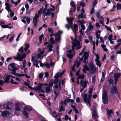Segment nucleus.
Wrapping results in <instances>:
<instances>
[{
	"label": "nucleus",
	"mask_w": 121,
	"mask_h": 121,
	"mask_svg": "<svg viewBox=\"0 0 121 121\" xmlns=\"http://www.w3.org/2000/svg\"><path fill=\"white\" fill-rule=\"evenodd\" d=\"M87 81L85 80L83 83V82L82 80H81L80 81V83L82 84V86L83 87V88H85L87 86Z\"/></svg>",
	"instance_id": "a878e982"
},
{
	"label": "nucleus",
	"mask_w": 121,
	"mask_h": 121,
	"mask_svg": "<svg viewBox=\"0 0 121 121\" xmlns=\"http://www.w3.org/2000/svg\"><path fill=\"white\" fill-rule=\"evenodd\" d=\"M26 47L24 48V50L25 52H26L28 50V48L30 47V45L29 44L27 43L25 44Z\"/></svg>",
	"instance_id": "72a5a7b5"
},
{
	"label": "nucleus",
	"mask_w": 121,
	"mask_h": 121,
	"mask_svg": "<svg viewBox=\"0 0 121 121\" xmlns=\"http://www.w3.org/2000/svg\"><path fill=\"white\" fill-rule=\"evenodd\" d=\"M79 44V42L76 40V39L75 38L74 39V41L73 42H72V44L73 45V46L72 47V49L74 50L75 47L76 46L78 45Z\"/></svg>",
	"instance_id": "f3484780"
},
{
	"label": "nucleus",
	"mask_w": 121,
	"mask_h": 121,
	"mask_svg": "<svg viewBox=\"0 0 121 121\" xmlns=\"http://www.w3.org/2000/svg\"><path fill=\"white\" fill-rule=\"evenodd\" d=\"M63 105H65V106H66V105L67 103L68 102L67 101V99L66 100H64V101L63 102Z\"/></svg>",
	"instance_id": "680f3d73"
},
{
	"label": "nucleus",
	"mask_w": 121,
	"mask_h": 121,
	"mask_svg": "<svg viewBox=\"0 0 121 121\" xmlns=\"http://www.w3.org/2000/svg\"><path fill=\"white\" fill-rule=\"evenodd\" d=\"M121 75V73H116L114 74V78L115 84L116 85L117 83V81L118 78Z\"/></svg>",
	"instance_id": "ddd939ff"
},
{
	"label": "nucleus",
	"mask_w": 121,
	"mask_h": 121,
	"mask_svg": "<svg viewBox=\"0 0 121 121\" xmlns=\"http://www.w3.org/2000/svg\"><path fill=\"white\" fill-rule=\"evenodd\" d=\"M105 74H104V72L102 73V76L101 78L100 81V83H102L103 82L104 80L105 79Z\"/></svg>",
	"instance_id": "c85d7f7f"
},
{
	"label": "nucleus",
	"mask_w": 121,
	"mask_h": 121,
	"mask_svg": "<svg viewBox=\"0 0 121 121\" xmlns=\"http://www.w3.org/2000/svg\"><path fill=\"white\" fill-rule=\"evenodd\" d=\"M101 47L103 49V50L105 51H107L108 50L106 48V46L104 44H102L101 45Z\"/></svg>",
	"instance_id": "c9c22d12"
},
{
	"label": "nucleus",
	"mask_w": 121,
	"mask_h": 121,
	"mask_svg": "<svg viewBox=\"0 0 121 121\" xmlns=\"http://www.w3.org/2000/svg\"><path fill=\"white\" fill-rule=\"evenodd\" d=\"M39 62L37 60H36L34 62L33 65L35 66L36 67L39 68V66L38 65Z\"/></svg>",
	"instance_id": "473e14b6"
},
{
	"label": "nucleus",
	"mask_w": 121,
	"mask_h": 121,
	"mask_svg": "<svg viewBox=\"0 0 121 121\" xmlns=\"http://www.w3.org/2000/svg\"><path fill=\"white\" fill-rule=\"evenodd\" d=\"M10 82L11 83L13 84H15L17 85L18 84V83L15 81L13 79H11Z\"/></svg>",
	"instance_id": "ea45409f"
},
{
	"label": "nucleus",
	"mask_w": 121,
	"mask_h": 121,
	"mask_svg": "<svg viewBox=\"0 0 121 121\" xmlns=\"http://www.w3.org/2000/svg\"><path fill=\"white\" fill-rule=\"evenodd\" d=\"M95 56H96V58L95 59V61L96 62V64L97 66H98L100 67L101 66V63L99 60V57L98 54H95Z\"/></svg>",
	"instance_id": "6e6552de"
},
{
	"label": "nucleus",
	"mask_w": 121,
	"mask_h": 121,
	"mask_svg": "<svg viewBox=\"0 0 121 121\" xmlns=\"http://www.w3.org/2000/svg\"><path fill=\"white\" fill-rule=\"evenodd\" d=\"M50 41L51 43V44H53L55 43V41L54 40V38L53 37H52L50 39Z\"/></svg>",
	"instance_id": "4c0bfd02"
},
{
	"label": "nucleus",
	"mask_w": 121,
	"mask_h": 121,
	"mask_svg": "<svg viewBox=\"0 0 121 121\" xmlns=\"http://www.w3.org/2000/svg\"><path fill=\"white\" fill-rule=\"evenodd\" d=\"M48 52H50L52 51V48L53 47V46L52 44H48Z\"/></svg>",
	"instance_id": "7c9ffc66"
},
{
	"label": "nucleus",
	"mask_w": 121,
	"mask_h": 121,
	"mask_svg": "<svg viewBox=\"0 0 121 121\" xmlns=\"http://www.w3.org/2000/svg\"><path fill=\"white\" fill-rule=\"evenodd\" d=\"M32 109L29 106L25 107L24 108V110L22 112L25 116L27 118L28 117V114L27 112L26 111H30L32 110Z\"/></svg>",
	"instance_id": "423d86ee"
},
{
	"label": "nucleus",
	"mask_w": 121,
	"mask_h": 121,
	"mask_svg": "<svg viewBox=\"0 0 121 121\" xmlns=\"http://www.w3.org/2000/svg\"><path fill=\"white\" fill-rule=\"evenodd\" d=\"M66 56L69 58L71 59L73 56V55L72 54H67Z\"/></svg>",
	"instance_id": "49530a36"
},
{
	"label": "nucleus",
	"mask_w": 121,
	"mask_h": 121,
	"mask_svg": "<svg viewBox=\"0 0 121 121\" xmlns=\"http://www.w3.org/2000/svg\"><path fill=\"white\" fill-rule=\"evenodd\" d=\"M96 76L95 75H94L92 78V81L93 83L95 84V79Z\"/></svg>",
	"instance_id": "8fccbe9b"
},
{
	"label": "nucleus",
	"mask_w": 121,
	"mask_h": 121,
	"mask_svg": "<svg viewBox=\"0 0 121 121\" xmlns=\"http://www.w3.org/2000/svg\"><path fill=\"white\" fill-rule=\"evenodd\" d=\"M9 12H10V17H12L14 15V12L13 11H12V10H11V11L10 10L9 11Z\"/></svg>",
	"instance_id": "09e8293b"
},
{
	"label": "nucleus",
	"mask_w": 121,
	"mask_h": 121,
	"mask_svg": "<svg viewBox=\"0 0 121 121\" xmlns=\"http://www.w3.org/2000/svg\"><path fill=\"white\" fill-rule=\"evenodd\" d=\"M67 101L68 102H70L72 103H73L74 102L73 100L72 99H70L69 98L67 99Z\"/></svg>",
	"instance_id": "6e6d98bb"
},
{
	"label": "nucleus",
	"mask_w": 121,
	"mask_h": 121,
	"mask_svg": "<svg viewBox=\"0 0 121 121\" xmlns=\"http://www.w3.org/2000/svg\"><path fill=\"white\" fill-rule=\"evenodd\" d=\"M44 35L43 34H42L39 37V42L41 43L42 40V39Z\"/></svg>",
	"instance_id": "37998d69"
},
{
	"label": "nucleus",
	"mask_w": 121,
	"mask_h": 121,
	"mask_svg": "<svg viewBox=\"0 0 121 121\" xmlns=\"http://www.w3.org/2000/svg\"><path fill=\"white\" fill-rule=\"evenodd\" d=\"M1 115L3 117H5L9 116V113L7 111H3L2 112Z\"/></svg>",
	"instance_id": "4be33fe9"
},
{
	"label": "nucleus",
	"mask_w": 121,
	"mask_h": 121,
	"mask_svg": "<svg viewBox=\"0 0 121 121\" xmlns=\"http://www.w3.org/2000/svg\"><path fill=\"white\" fill-rule=\"evenodd\" d=\"M88 52H85L83 54L84 60L83 62L85 63H86V60L88 58L89 56Z\"/></svg>",
	"instance_id": "dca6fc26"
},
{
	"label": "nucleus",
	"mask_w": 121,
	"mask_h": 121,
	"mask_svg": "<svg viewBox=\"0 0 121 121\" xmlns=\"http://www.w3.org/2000/svg\"><path fill=\"white\" fill-rule=\"evenodd\" d=\"M62 31H59L57 33L54 35L53 32L52 31L51 34L50 35V36L52 37L54 35L55 41H58L59 43H60V41L61 40V34L62 33Z\"/></svg>",
	"instance_id": "f03ea898"
},
{
	"label": "nucleus",
	"mask_w": 121,
	"mask_h": 121,
	"mask_svg": "<svg viewBox=\"0 0 121 121\" xmlns=\"http://www.w3.org/2000/svg\"><path fill=\"white\" fill-rule=\"evenodd\" d=\"M5 5L6 6L5 9L8 12H9L10 10L11 11L10 7L12 6V5H10L9 3L7 2L5 3Z\"/></svg>",
	"instance_id": "a211bd4d"
},
{
	"label": "nucleus",
	"mask_w": 121,
	"mask_h": 121,
	"mask_svg": "<svg viewBox=\"0 0 121 121\" xmlns=\"http://www.w3.org/2000/svg\"><path fill=\"white\" fill-rule=\"evenodd\" d=\"M84 75L83 74H82L81 75H79L78 78L79 79H83L84 78Z\"/></svg>",
	"instance_id": "5fc2aeb1"
},
{
	"label": "nucleus",
	"mask_w": 121,
	"mask_h": 121,
	"mask_svg": "<svg viewBox=\"0 0 121 121\" xmlns=\"http://www.w3.org/2000/svg\"><path fill=\"white\" fill-rule=\"evenodd\" d=\"M22 33V32L20 33H19V34L18 35V36L16 39V41H18L19 39V38L20 37V35Z\"/></svg>",
	"instance_id": "69168bd1"
},
{
	"label": "nucleus",
	"mask_w": 121,
	"mask_h": 121,
	"mask_svg": "<svg viewBox=\"0 0 121 121\" xmlns=\"http://www.w3.org/2000/svg\"><path fill=\"white\" fill-rule=\"evenodd\" d=\"M25 75L23 74H18L17 73L16 76H17L18 77H21L22 76H24Z\"/></svg>",
	"instance_id": "e2e57ef3"
},
{
	"label": "nucleus",
	"mask_w": 121,
	"mask_h": 121,
	"mask_svg": "<svg viewBox=\"0 0 121 121\" xmlns=\"http://www.w3.org/2000/svg\"><path fill=\"white\" fill-rule=\"evenodd\" d=\"M9 66L13 68V69L14 68L15 66V64L14 63H11L9 64Z\"/></svg>",
	"instance_id": "3c124183"
},
{
	"label": "nucleus",
	"mask_w": 121,
	"mask_h": 121,
	"mask_svg": "<svg viewBox=\"0 0 121 121\" xmlns=\"http://www.w3.org/2000/svg\"><path fill=\"white\" fill-rule=\"evenodd\" d=\"M90 67L91 69L90 72L92 73H95L96 70V69L94 64L93 63L91 64Z\"/></svg>",
	"instance_id": "4468645a"
},
{
	"label": "nucleus",
	"mask_w": 121,
	"mask_h": 121,
	"mask_svg": "<svg viewBox=\"0 0 121 121\" xmlns=\"http://www.w3.org/2000/svg\"><path fill=\"white\" fill-rule=\"evenodd\" d=\"M43 75L41 73H40L39 74V79H42L43 77Z\"/></svg>",
	"instance_id": "4d7b16f0"
},
{
	"label": "nucleus",
	"mask_w": 121,
	"mask_h": 121,
	"mask_svg": "<svg viewBox=\"0 0 121 121\" xmlns=\"http://www.w3.org/2000/svg\"><path fill=\"white\" fill-rule=\"evenodd\" d=\"M92 116L95 119H96L98 117L96 112V110L95 109L93 111V113L92 114Z\"/></svg>",
	"instance_id": "b1692460"
},
{
	"label": "nucleus",
	"mask_w": 121,
	"mask_h": 121,
	"mask_svg": "<svg viewBox=\"0 0 121 121\" xmlns=\"http://www.w3.org/2000/svg\"><path fill=\"white\" fill-rule=\"evenodd\" d=\"M43 8V7H42V8H40V10H39L38 12V14L36 13L35 16L33 20V22L35 26H36V24L37 22V20L39 17L40 16L41 14V12H43V10L42 9Z\"/></svg>",
	"instance_id": "7ed1b4c3"
},
{
	"label": "nucleus",
	"mask_w": 121,
	"mask_h": 121,
	"mask_svg": "<svg viewBox=\"0 0 121 121\" xmlns=\"http://www.w3.org/2000/svg\"><path fill=\"white\" fill-rule=\"evenodd\" d=\"M51 7L53 8V9L50 8V9L51 10H52V11L55 10V6L54 5H52V4H51Z\"/></svg>",
	"instance_id": "0e129e2a"
},
{
	"label": "nucleus",
	"mask_w": 121,
	"mask_h": 121,
	"mask_svg": "<svg viewBox=\"0 0 121 121\" xmlns=\"http://www.w3.org/2000/svg\"><path fill=\"white\" fill-rule=\"evenodd\" d=\"M5 22H4L0 21V25L1 27L3 28H8L11 29L13 28V27L9 26L8 25H5Z\"/></svg>",
	"instance_id": "9b49d317"
},
{
	"label": "nucleus",
	"mask_w": 121,
	"mask_h": 121,
	"mask_svg": "<svg viewBox=\"0 0 121 121\" xmlns=\"http://www.w3.org/2000/svg\"><path fill=\"white\" fill-rule=\"evenodd\" d=\"M73 29L71 27L72 30L73 31V32L75 35V37H76V33L78 30V25L76 24H74L73 25Z\"/></svg>",
	"instance_id": "f8f14e48"
},
{
	"label": "nucleus",
	"mask_w": 121,
	"mask_h": 121,
	"mask_svg": "<svg viewBox=\"0 0 121 121\" xmlns=\"http://www.w3.org/2000/svg\"><path fill=\"white\" fill-rule=\"evenodd\" d=\"M26 56V54H24L22 55H21L18 53L17 55V57H14V58L16 60L18 59V60L20 61H22Z\"/></svg>",
	"instance_id": "39448f33"
},
{
	"label": "nucleus",
	"mask_w": 121,
	"mask_h": 121,
	"mask_svg": "<svg viewBox=\"0 0 121 121\" xmlns=\"http://www.w3.org/2000/svg\"><path fill=\"white\" fill-rule=\"evenodd\" d=\"M110 92L111 93L113 94H116L118 95L119 94L117 89L116 87L115 86H112L111 87V89Z\"/></svg>",
	"instance_id": "9d476101"
},
{
	"label": "nucleus",
	"mask_w": 121,
	"mask_h": 121,
	"mask_svg": "<svg viewBox=\"0 0 121 121\" xmlns=\"http://www.w3.org/2000/svg\"><path fill=\"white\" fill-rule=\"evenodd\" d=\"M61 107L60 108L59 112L62 111H65V109L64 108L63 105V102L62 101H61L60 102Z\"/></svg>",
	"instance_id": "393cba45"
},
{
	"label": "nucleus",
	"mask_w": 121,
	"mask_h": 121,
	"mask_svg": "<svg viewBox=\"0 0 121 121\" xmlns=\"http://www.w3.org/2000/svg\"><path fill=\"white\" fill-rule=\"evenodd\" d=\"M85 3L84 1V0H82L81 1V3H80V5L81 6H82V7H83L85 6Z\"/></svg>",
	"instance_id": "a18cd8bd"
},
{
	"label": "nucleus",
	"mask_w": 121,
	"mask_h": 121,
	"mask_svg": "<svg viewBox=\"0 0 121 121\" xmlns=\"http://www.w3.org/2000/svg\"><path fill=\"white\" fill-rule=\"evenodd\" d=\"M121 44V43H118L117 45H116L113 48L115 49H117L120 45Z\"/></svg>",
	"instance_id": "864d4df0"
},
{
	"label": "nucleus",
	"mask_w": 121,
	"mask_h": 121,
	"mask_svg": "<svg viewBox=\"0 0 121 121\" xmlns=\"http://www.w3.org/2000/svg\"><path fill=\"white\" fill-rule=\"evenodd\" d=\"M99 19H100L99 20V23L100 24H102L103 26H104V18L103 17H101V18H99Z\"/></svg>",
	"instance_id": "f704fd0d"
},
{
	"label": "nucleus",
	"mask_w": 121,
	"mask_h": 121,
	"mask_svg": "<svg viewBox=\"0 0 121 121\" xmlns=\"http://www.w3.org/2000/svg\"><path fill=\"white\" fill-rule=\"evenodd\" d=\"M52 11V10H51L50 9H48L47 10V12L45 10H43V13L44 16V17H45V15H49L51 14L52 13L51 11Z\"/></svg>",
	"instance_id": "2eb2a0df"
},
{
	"label": "nucleus",
	"mask_w": 121,
	"mask_h": 121,
	"mask_svg": "<svg viewBox=\"0 0 121 121\" xmlns=\"http://www.w3.org/2000/svg\"><path fill=\"white\" fill-rule=\"evenodd\" d=\"M54 77H56V78L55 80L54 83L55 84H56L58 83L59 81L58 79V78L59 77L58 74H56L55 76Z\"/></svg>",
	"instance_id": "2f4dec72"
},
{
	"label": "nucleus",
	"mask_w": 121,
	"mask_h": 121,
	"mask_svg": "<svg viewBox=\"0 0 121 121\" xmlns=\"http://www.w3.org/2000/svg\"><path fill=\"white\" fill-rule=\"evenodd\" d=\"M10 79L9 76V75L7 76L5 80V82L6 83H7L9 82V81Z\"/></svg>",
	"instance_id": "58836bf2"
},
{
	"label": "nucleus",
	"mask_w": 121,
	"mask_h": 121,
	"mask_svg": "<svg viewBox=\"0 0 121 121\" xmlns=\"http://www.w3.org/2000/svg\"><path fill=\"white\" fill-rule=\"evenodd\" d=\"M108 95L107 92L105 90H103L102 94V102L104 104H106L108 103Z\"/></svg>",
	"instance_id": "20e7f679"
},
{
	"label": "nucleus",
	"mask_w": 121,
	"mask_h": 121,
	"mask_svg": "<svg viewBox=\"0 0 121 121\" xmlns=\"http://www.w3.org/2000/svg\"><path fill=\"white\" fill-rule=\"evenodd\" d=\"M100 33L101 31L100 30L97 31L96 32V37L98 39H99V38Z\"/></svg>",
	"instance_id": "c756f323"
},
{
	"label": "nucleus",
	"mask_w": 121,
	"mask_h": 121,
	"mask_svg": "<svg viewBox=\"0 0 121 121\" xmlns=\"http://www.w3.org/2000/svg\"><path fill=\"white\" fill-rule=\"evenodd\" d=\"M15 109L17 111H21V104L19 103H17L15 104Z\"/></svg>",
	"instance_id": "aec40b11"
},
{
	"label": "nucleus",
	"mask_w": 121,
	"mask_h": 121,
	"mask_svg": "<svg viewBox=\"0 0 121 121\" xmlns=\"http://www.w3.org/2000/svg\"><path fill=\"white\" fill-rule=\"evenodd\" d=\"M14 35H13L10 38L9 40L10 42H11L13 40V39L14 37Z\"/></svg>",
	"instance_id": "a19ab883"
},
{
	"label": "nucleus",
	"mask_w": 121,
	"mask_h": 121,
	"mask_svg": "<svg viewBox=\"0 0 121 121\" xmlns=\"http://www.w3.org/2000/svg\"><path fill=\"white\" fill-rule=\"evenodd\" d=\"M86 70L90 71V70L89 67L86 65H83V68L82 69L83 72L84 73H86Z\"/></svg>",
	"instance_id": "6ab92c4d"
},
{
	"label": "nucleus",
	"mask_w": 121,
	"mask_h": 121,
	"mask_svg": "<svg viewBox=\"0 0 121 121\" xmlns=\"http://www.w3.org/2000/svg\"><path fill=\"white\" fill-rule=\"evenodd\" d=\"M114 113L112 112V110L107 111V114L109 117H111L114 114Z\"/></svg>",
	"instance_id": "bb28decb"
},
{
	"label": "nucleus",
	"mask_w": 121,
	"mask_h": 121,
	"mask_svg": "<svg viewBox=\"0 0 121 121\" xmlns=\"http://www.w3.org/2000/svg\"><path fill=\"white\" fill-rule=\"evenodd\" d=\"M70 5L72 7H74V10H75L76 9V7L75 6L74 3L73 1H72L70 3Z\"/></svg>",
	"instance_id": "c03bdc74"
},
{
	"label": "nucleus",
	"mask_w": 121,
	"mask_h": 121,
	"mask_svg": "<svg viewBox=\"0 0 121 121\" xmlns=\"http://www.w3.org/2000/svg\"><path fill=\"white\" fill-rule=\"evenodd\" d=\"M117 10L121 9V4L119 3H117Z\"/></svg>",
	"instance_id": "79ce46f5"
},
{
	"label": "nucleus",
	"mask_w": 121,
	"mask_h": 121,
	"mask_svg": "<svg viewBox=\"0 0 121 121\" xmlns=\"http://www.w3.org/2000/svg\"><path fill=\"white\" fill-rule=\"evenodd\" d=\"M88 27L92 30L94 28V26H93L92 25L91 23H90L89 25V26Z\"/></svg>",
	"instance_id": "338daca9"
},
{
	"label": "nucleus",
	"mask_w": 121,
	"mask_h": 121,
	"mask_svg": "<svg viewBox=\"0 0 121 121\" xmlns=\"http://www.w3.org/2000/svg\"><path fill=\"white\" fill-rule=\"evenodd\" d=\"M74 19V18L73 17L72 18L67 17L66 20L70 26H71L73 24V20Z\"/></svg>",
	"instance_id": "412c9836"
},
{
	"label": "nucleus",
	"mask_w": 121,
	"mask_h": 121,
	"mask_svg": "<svg viewBox=\"0 0 121 121\" xmlns=\"http://www.w3.org/2000/svg\"><path fill=\"white\" fill-rule=\"evenodd\" d=\"M97 3V1L96 0H95L93 4V7H94L95 6L96 4Z\"/></svg>",
	"instance_id": "13d9d810"
},
{
	"label": "nucleus",
	"mask_w": 121,
	"mask_h": 121,
	"mask_svg": "<svg viewBox=\"0 0 121 121\" xmlns=\"http://www.w3.org/2000/svg\"><path fill=\"white\" fill-rule=\"evenodd\" d=\"M112 35H109V37H108V39L109 40H111L113 39H112Z\"/></svg>",
	"instance_id": "bf43d9fd"
},
{
	"label": "nucleus",
	"mask_w": 121,
	"mask_h": 121,
	"mask_svg": "<svg viewBox=\"0 0 121 121\" xmlns=\"http://www.w3.org/2000/svg\"><path fill=\"white\" fill-rule=\"evenodd\" d=\"M96 15L97 17L99 19L101 18V17H102L100 16V11L97 12L96 13Z\"/></svg>",
	"instance_id": "e433bc0d"
},
{
	"label": "nucleus",
	"mask_w": 121,
	"mask_h": 121,
	"mask_svg": "<svg viewBox=\"0 0 121 121\" xmlns=\"http://www.w3.org/2000/svg\"><path fill=\"white\" fill-rule=\"evenodd\" d=\"M89 40L90 42L92 43V37L91 36H89L88 37Z\"/></svg>",
	"instance_id": "052dcab7"
},
{
	"label": "nucleus",
	"mask_w": 121,
	"mask_h": 121,
	"mask_svg": "<svg viewBox=\"0 0 121 121\" xmlns=\"http://www.w3.org/2000/svg\"><path fill=\"white\" fill-rule=\"evenodd\" d=\"M106 29L108 30L110 32H112V31L111 30V28L110 27H109L106 25H104Z\"/></svg>",
	"instance_id": "de8ad7c7"
},
{
	"label": "nucleus",
	"mask_w": 121,
	"mask_h": 121,
	"mask_svg": "<svg viewBox=\"0 0 121 121\" xmlns=\"http://www.w3.org/2000/svg\"><path fill=\"white\" fill-rule=\"evenodd\" d=\"M92 95L89 94L88 95V99H87V95L85 94L84 96V100L85 102L87 103L90 106H91V104L90 103V98L91 97Z\"/></svg>",
	"instance_id": "1a4fd4ad"
},
{
	"label": "nucleus",
	"mask_w": 121,
	"mask_h": 121,
	"mask_svg": "<svg viewBox=\"0 0 121 121\" xmlns=\"http://www.w3.org/2000/svg\"><path fill=\"white\" fill-rule=\"evenodd\" d=\"M48 85V83H39L38 85V86L34 87L33 89L35 91H39L40 92H43L45 93V91L42 89L43 86H47Z\"/></svg>",
	"instance_id": "f257e3e1"
},
{
	"label": "nucleus",
	"mask_w": 121,
	"mask_h": 121,
	"mask_svg": "<svg viewBox=\"0 0 121 121\" xmlns=\"http://www.w3.org/2000/svg\"><path fill=\"white\" fill-rule=\"evenodd\" d=\"M78 22L80 24L81 26L82 25H83V24L84 23L83 21L79 20L78 21Z\"/></svg>",
	"instance_id": "603ef678"
},
{
	"label": "nucleus",
	"mask_w": 121,
	"mask_h": 121,
	"mask_svg": "<svg viewBox=\"0 0 121 121\" xmlns=\"http://www.w3.org/2000/svg\"><path fill=\"white\" fill-rule=\"evenodd\" d=\"M80 17L81 18H83V14L81 13L79 15L78 17V19H79Z\"/></svg>",
	"instance_id": "774afa93"
},
{
	"label": "nucleus",
	"mask_w": 121,
	"mask_h": 121,
	"mask_svg": "<svg viewBox=\"0 0 121 121\" xmlns=\"http://www.w3.org/2000/svg\"><path fill=\"white\" fill-rule=\"evenodd\" d=\"M53 83L52 82H50L49 84L45 89V91L46 93H48L50 92L52 90V87L53 85Z\"/></svg>",
	"instance_id": "0eeeda50"
},
{
	"label": "nucleus",
	"mask_w": 121,
	"mask_h": 121,
	"mask_svg": "<svg viewBox=\"0 0 121 121\" xmlns=\"http://www.w3.org/2000/svg\"><path fill=\"white\" fill-rule=\"evenodd\" d=\"M54 65V63L52 62H51L50 63H46L44 65L45 66L47 67L48 68H49L51 66H52Z\"/></svg>",
	"instance_id": "5701e85b"
},
{
	"label": "nucleus",
	"mask_w": 121,
	"mask_h": 121,
	"mask_svg": "<svg viewBox=\"0 0 121 121\" xmlns=\"http://www.w3.org/2000/svg\"><path fill=\"white\" fill-rule=\"evenodd\" d=\"M50 113L52 116L55 118L57 117L58 116V115L56 114V112L55 111H54L53 113H52V111H50Z\"/></svg>",
	"instance_id": "cd10ccee"
}]
</instances>
